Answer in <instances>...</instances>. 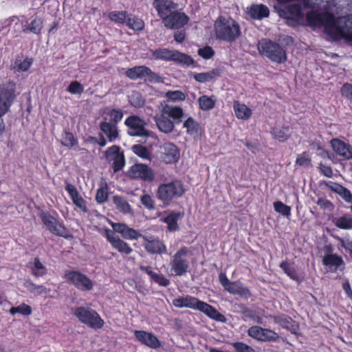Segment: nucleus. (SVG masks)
<instances>
[{
    "mask_svg": "<svg viewBox=\"0 0 352 352\" xmlns=\"http://www.w3.org/2000/svg\"><path fill=\"white\" fill-rule=\"evenodd\" d=\"M134 335L137 340L149 348L155 349L160 348L162 345L161 342L152 333L145 331L135 330L134 331Z\"/></svg>",
    "mask_w": 352,
    "mask_h": 352,
    "instance_id": "21",
    "label": "nucleus"
},
{
    "mask_svg": "<svg viewBox=\"0 0 352 352\" xmlns=\"http://www.w3.org/2000/svg\"><path fill=\"white\" fill-rule=\"evenodd\" d=\"M258 50L273 62L283 63L287 60L285 50L279 44L270 40L263 39L259 41Z\"/></svg>",
    "mask_w": 352,
    "mask_h": 352,
    "instance_id": "7",
    "label": "nucleus"
},
{
    "mask_svg": "<svg viewBox=\"0 0 352 352\" xmlns=\"http://www.w3.org/2000/svg\"><path fill=\"white\" fill-rule=\"evenodd\" d=\"M188 253V249L183 247L179 249L170 260V272L174 276H183L189 268L188 261L184 258V256Z\"/></svg>",
    "mask_w": 352,
    "mask_h": 352,
    "instance_id": "10",
    "label": "nucleus"
},
{
    "mask_svg": "<svg viewBox=\"0 0 352 352\" xmlns=\"http://www.w3.org/2000/svg\"><path fill=\"white\" fill-rule=\"evenodd\" d=\"M199 105L201 110L208 111L214 108L215 100L208 96H202L198 99Z\"/></svg>",
    "mask_w": 352,
    "mask_h": 352,
    "instance_id": "39",
    "label": "nucleus"
},
{
    "mask_svg": "<svg viewBox=\"0 0 352 352\" xmlns=\"http://www.w3.org/2000/svg\"><path fill=\"white\" fill-rule=\"evenodd\" d=\"M10 313L12 315L21 314L25 316H29L32 314V308L26 304H22L18 307H14L10 309Z\"/></svg>",
    "mask_w": 352,
    "mask_h": 352,
    "instance_id": "45",
    "label": "nucleus"
},
{
    "mask_svg": "<svg viewBox=\"0 0 352 352\" xmlns=\"http://www.w3.org/2000/svg\"><path fill=\"white\" fill-rule=\"evenodd\" d=\"M43 29V21L40 18L33 19L23 29V32L29 31L35 34H39Z\"/></svg>",
    "mask_w": 352,
    "mask_h": 352,
    "instance_id": "38",
    "label": "nucleus"
},
{
    "mask_svg": "<svg viewBox=\"0 0 352 352\" xmlns=\"http://www.w3.org/2000/svg\"><path fill=\"white\" fill-rule=\"evenodd\" d=\"M67 91L72 94H80L84 91L83 86L78 81H72L67 88Z\"/></svg>",
    "mask_w": 352,
    "mask_h": 352,
    "instance_id": "52",
    "label": "nucleus"
},
{
    "mask_svg": "<svg viewBox=\"0 0 352 352\" xmlns=\"http://www.w3.org/2000/svg\"><path fill=\"white\" fill-rule=\"evenodd\" d=\"M306 19L311 26L324 28L326 34L333 38L352 40V27L347 25L345 17L336 21L334 14L328 11H311L307 13Z\"/></svg>",
    "mask_w": 352,
    "mask_h": 352,
    "instance_id": "1",
    "label": "nucleus"
},
{
    "mask_svg": "<svg viewBox=\"0 0 352 352\" xmlns=\"http://www.w3.org/2000/svg\"><path fill=\"white\" fill-rule=\"evenodd\" d=\"M248 334L251 338L263 342L276 341L279 338L278 334L275 331L258 326L250 327Z\"/></svg>",
    "mask_w": 352,
    "mask_h": 352,
    "instance_id": "16",
    "label": "nucleus"
},
{
    "mask_svg": "<svg viewBox=\"0 0 352 352\" xmlns=\"http://www.w3.org/2000/svg\"><path fill=\"white\" fill-rule=\"evenodd\" d=\"M78 320L93 329H100L103 327L104 321L99 314L94 309L78 307L73 312Z\"/></svg>",
    "mask_w": 352,
    "mask_h": 352,
    "instance_id": "9",
    "label": "nucleus"
},
{
    "mask_svg": "<svg viewBox=\"0 0 352 352\" xmlns=\"http://www.w3.org/2000/svg\"><path fill=\"white\" fill-rule=\"evenodd\" d=\"M23 285L30 292L34 295L46 294L49 292V289H47L45 286L36 285L30 280H25Z\"/></svg>",
    "mask_w": 352,
    "mask_h": 352,
    "instance_id": "31",
    "label": "nucleus"
},
{
    "mask_svg": "<svg viewBox=\"0 0 352 352\" xmlns=\"http://www.w3.org/2000/svg\"><path fill=\"white\" fill-rule=\"evenodd\" d=\"M40 218L49 230L56 221V219L47 213H41Z\"/></svg>",
    "mask_w": 352,
    "mask_h": 352,
    "instance_id": "54",
    "label": "nucleus"
},
{
    "mask_svg": "<svg viewBox=\"0 0 352 352\" xmlns=\"http://www.w3.org/2000/svg\"><path fill=\"white\" fill-rule=\"evenodd\" d=\"M124 124L129 127L128 133L131 136L148 137L150 132L146 129L147 123L136 116H132L125 120Z\"/></svg>",
    "mask_w": 352,
    "mask_h": 352,
    "instance_id": "14",
    "label": "nucleus"
},
{
    "mask_svg": "<svg viewBox=\"0 0 352 352\" xmlns=\"http://www.w3.org/2000/svg\"><path fill=\"white\" fill-rule=\"evenodd\" d=\"M126 25L134 31H141L144 28V22L135 16H128L126 21Z\"/></svg>",
    "mask_w": 352,
    "mask_h": 352,
    "instance_id": "37",
    "label": "nucleus"
},
{
    "mask_svg": "<svg viewBox=\"0 0 352 352\" xmlns=\"http://www.w3.org/2000/svg\"><path fill=\"white\" fill-rule=\"evenodd\" d=\"M66 281L82 292L90 291L93 289V281L85 274L78 271H69L64 275Z\"/></svg>",
    "mask_w": 352,
    "mask_h": 352,
    "instance_id": "12",
    "label": "nucleus"
},
{
    "mask_svg": "<svg viewBox=\"0 0 352 352\" xmlns=\"http://www.w3.org/2000/svg\"><path fill=\"white\" fill-rule=\"evenodd\" d=\"M153 5L162 21L166 16L177 9V4L171 0H154Z\"/></svg>",
    "mask_w": 352,
    "mask_h": 352,
    "instance_id": "22",
    "label": "nucleus"
},
{
    "mask_svg": "<svg viewBox=\"0 0 352 352\" xmlns=\"http://www.w3.org/2000/svg\"><path fill=\"white\" fill-rule=\"evenodd\" d=\"M185 192L182 182L175 179L168 183L160 184L157 190V198L164 205H169L175 199L181 197Z\"/></svg>",
    "mask_w": 352,
    "mask_h": 352,
    "instance_id": "5",
    "label": "nucleus"
},
{
    "mask_svg": "<svg viewBox=\"0 0 352 352\" xmlns=\"http://www.w3.org/2000/svg\"><path fill=\"white\" fill-rule=\"evenodd\" d=\"M108 194L103 188H99L97 190L96 199L98 203H104L107 200Z\"/></svg>",
    "mask_w": 352,
    "mask_h": 352,
    "instance_id": "64",
    "label": "nucleus"
},
{
    "mask_svg": "<svg viewBox=\"0 0 352 352\" xmlns=\"http://www.w3.org/2000/svg\"><path fill=\"white\" fill-rule=\"evenodd\" d=\"M161 159L166 164L176 162L179 158V151L173 143L165 142L160 146Z\"/></svg>",
    "mask_w": 352,
    "mask_h": 352,
    "instance_id": "20",
    "label": "nucleus"
},
{
    "mask_svg": "<svg viewBox=\"0 0 352 352\" xmlns=\"http://www.w3.org/2000/svg\"><path fill=\"white\" fill-rule=\"evenodd\" d=\"M133 152L138 156L140 157L144 160L151 159V154L148 150L144 146L140 144H135L132 146Z\"/></svg>",
    "mask_w": 352,
    "mask_h": 352,
    "instance_id": "40",
    "label": "nucleus"
},
{
    "mask_svg": "<svg viewBox=\"0 0 352 352\" xmlns=\"http://www.w3.org/2000/svg\"><path fill=\"white\" fill-rule=\"evenodd\" d=\"M126 75L131 80L144 79L150 82H162V78L144 65L135 66L127 69Z\"/></svg>",
    "mask_w": 352,
    "mask_h": 352,
    "instance_id": "11",
    "label": "nucleus"
},
{
    "mask_svg": "<svg viewBox=\"0 0 352 352\" xmlns=\"http://www.w3.org/2000/svg\"><path fill=\"white\" fill-rule=\"evenodd\" d=\"M335 226L342 230L352 229V218L350 215H344L333 219Z\"/></svg>",
    "mask_w": 352,
    "mask_h": 352,
    "instance_id": "34",
    "label": "nucleus"
},
{
    "mask_svg": "<svg viewBox=\"0 0 352 352\" xmlns=\"http://www.w3.org/2000/svg\"><path fill=\"white\" fill-rule=\"evenodd\" d=\"M32 64V60L31 58H25L23 60L19 59L15 62V68L18 71L26 72L28 70Z\"/></svg>",
    "mask_w": 352,
    "mask_h": 352,
    "instance_id": "48",
    "label": "nucleus"
},
{
    "mask_svg": "<svg viewBox=\"0 0 352 352\" xmlns=\"http://www.w3.org/2000/svg\"><path fill=\"white\" fill-rule=\"evenodd\" d=\"M233 107L235 115L239 119L248 120L252 116V110L244 104L235 101Z\"/></svg>",
    "mask_w": 352,
    "mask_h": 352,
    "instance_id": "29",
    "label": "nucleus"
},
{
    "mask_svg": "<svg viewBox=\"0 0 352 352\" xmlns=\"http://www.w3.org/2000/svg\"><path fill=\"white\" fill-rule=\"evenodd\" d=\"M78 143L77 139H76L74 136V135L68 131H65L61 144L68 148H72V146H74Z\"/></svg>",
    "mask_w": 352,
    "mask_h": 352,
    "instance_id": "43",
    "label": "nucleus"
},
{
    "mask_svg": "<svg viewBox=\"0 0 352 352\" xmlns=\"http://www.w3.org/2000/svg\"><path fill=\"white\" fill-rule=\"evenodd\" d=\"M112 163L114 172L122 170L125 164L124 154L122 153L120 155H117V158H116Z\"/></svg>",
    "mask_w": 352,
    "mask_h": 352,
    "instance_id": "55",
    "label": "nucleus"
},
{
    "mask_svg": "<svg viewBox=\"0 0 352 352\" xmlns=\"http://www.w3.org/2000/svg\"><path fill=\"white\" fill-rule=\"evenodd\" d=\"M100 129L107 136L109 142H114L119 137L118 126L110 122L104 121L100 124Z\"/></svg>",
    "mask_w": 352,
    "mask_h": 352,
    "instance_id": "25",
    "label": "nucleus"
},
{
    "mask_svg": "<svg viewBox=\"0 0 352 352\" xmlns=\"http://www.w3.org/2000/svg\"><path fill=\"white\" fill-rule=\"evenodd\" d=\"M323 264L329 267V271L336 272L339 267L344 264V261L341 256L337 254H327L322 258Z\"/></svg>",
    "mask_w": 352,
    "mask_h": 352,
    "instance_id": "27",
    "label": "nucleus"
},
{
    "mask_svg": "<svg viewBox=\"0 0 352 352\" xmlns=\"http://www.w3.org/2000/svg\"><path fill=\"white\" fill-rule=\"evenodd\" d=\"M217 38L227 42H233L241 35L239 23L232 18L219 16L214 23Z\"/></svg>",
    "mask_w": 352,
    "mask_h": 352,
    "instance_id": "4",
    "label": "nucleus"
},
{
    "mask_svg": "<svg viewBox=\"0 0 352 352\" xmlns=\"http://www.w3.org/2000/svg\"><path fill=\"white\" fill-rule=\"evenodd\" d=\"M316 204L320 206V208L327 210L329 211H332L334 208L333 204L330 201L324 198H319L316 201Z\"/></svg>",
    "mask_w": 352,
    "mask_h": 352,
    "instance_id": "59",
    "label": "nucleus"
},
{
    "mask_svg": "<svg viewBox=\"0 0 352 352\" xmlns=\"http://www.w3.org/2000/svg\"><path fill=\"white\" fill-rule=\"evenodd\" d=\"M219 76V72L217 69H212L208 72L199 73L194 75L196 81L200 83L210 82Z\"/></svg>",
    "mask_w": 352,
    "mask_h": 352,
    "instance_id": "30",
    "label": "nucleus"
},
{
    "mask_svg": "<svg viewBox=\"0 0 352 352\" xmlns=\"http://www.w3.org/2000/svg\"><path fill=\"white\" fill-rule=\"evenodd\" d=\"M183 126L186 129V133L195 139L201 137L202 129L199 124L193 118H188L184 122Z\"/></svg>",
    "mask_w": 352,
    "mask_h": 352,
    "instance_id": "26",
    "label": "nucleus"
},
{
    "mask_svg": "<svg viewBox=\"0 0 352 352\" xmlns=\"http://www.w3.org/2000/svg\"><path fill=\"white\" fill-rule=\"evenodd\" d=\"M273 136L280 142H284L289 138V129L287 128H275L272 131Z\"/></svg>",
    "mask_w": 352,
    "mask_h": 352,
    "instance_id": "47",
    "label": "nucleus"
},
{
    "mask_svg": "<svg viewBox=\"0 0 352 352\" xmlns=\"http://www.w3.org/2000/svg\"><path fill=\"white\" fill-rule=\"evenodd\" d=\"M165 97L173 102L184 101L186 99L185 94L179 90L168 91L166 92Z\"/></svg>",
    "mask_w": 352,
    "mask_h": 352,
    "instance_id": "44",
    "label": "nucleus"
},
{
    "mask_svg": "<svg viewBox=\"0 0 352 352\" xmlns=\"http://www.w3.org/2000/svg\"><path fill=\"white\" fill-rule=\"evenodd\" d=\"M333 151L345 160H352V146L344 141L333 138L331 140Z\"/></svg>",
    "mask_w": 352,
    "mask_h": 352,
    "instance_id": "23",
    "label": "nucleus"
},
{
    "mask_svg": "<svg viewBox=\"0 0 352 352\" xmlns=\"http://www.w3.org/2000/svg\"><path fill=\"white\" fill-rule=\"evenodd\" d=\"M173 305L178 308L187 307L197 309L217 321H226L225 316L220 314L215 308L190 296L175 298L173 300Z\"/></svg>",
    "mask_w": 352,
    "mask_h": 352,
    "instance_id": "3",
    "label": "nucleus"
},
{
    "mask_svg": "<svg viewBox=\"0 0 352 352\" xmlns=\"http://www.w3.org/2000/svg\"><path fill=\"white\" fill-rule=\"evenodd\" d=\"M141 203L148 209L154 208V201L151 195L144 194L141 197Z\"/></svg>",
    "mask_w": 352,
    "mask_h": 352,
    "instance_id": "60",
    "label": "nucleus"
},
{
    "mask_svg": "<svg viewBox=\"0 0 352 352\" xmlns=\"http://www.w3.org/2000/svg\"><path fill=\"white\" fill-rule=\"evenodd\" d=\"M109 19L116 23H126L128 18L127 13L124 11L120 12H111L109 14Z\"/></svg>",
    "mask_w": 352,
    "mask_h": 352,
    "instance_id": "46",
    "label": "nucleus"
},
{
    "mask_svg": "<svg viewBox=\"0 0 352 352\" xmlns=\"http://www.w3.org/2000/svg\"><path fill=\"white\" fill-rule=\"evenodd\" d=\"M296 164L304 167L309 166L311 164V160L309 155L307 153H303L298 155L296 158Z\"/></svg>",
    "mask_w": 352,
    "mask_h": 352,
    "instance_id": "56",
    "label": "nucleus"
},
{
    "mask_svg": "<svg viewBox=\"0 0 352 352\" xmlns=\"http://www.w3.org/2000/svg\"><path fill=\"white\" fill-rule=\"evenodd\" d=\"M182 212L171 213L164 219V222L167 223L170 231H175L178 229L177 221L183 217Z\"/></svg>",
    "mask_w": 352,
    "mask_h": 352,
    "instance_id": "33",
    "label": "nucleus"
},
{
    "mask_svg": "<svg viewBox=\"0 0 352 352\" xmlns=\"http://www.w3.org/2000/svg\"><path fill=\"white\" fill-rule=\"evenodd\" d=\"M242 313L245 317L252 319L254 322L263 323L262 318L257 315L253 310L245 308L243 310Z\"/></svg>",
    "mask_w": 352,
    "mask_h": 352,
    "instance_id": "51",
    "label": "nucleus"
},
{
    "mask_svg": "<svg viewBox=\"0 0 352 352\" xmlns=\"http://www.w3.org/2000/svg\"><path fill=\"white\" fill-rule=\"evenodd\" d=\"M342 95L350 100L352 102V85L349 84H345L343 85L341 89Z\"/></svg>",
    "mask_w": 352,
    "mask_h": 352,
    "instance_id": "63",
    "label": "nucleus"
},
{
    "mask_svg": "<svg viewBox=\"0 0 352 352\" xmlns=\"http://www.w3.org/2000/svg\"><path fill=\"white\" fill-rule=\"evenodd\" d=\"M122 153L120 152V147L118 146H112L107 149L106 151V158L110 162H112L116 158H117V155H120Z\"/></svg>",
    "mask_w": 352,
    "mask_h": 352,
    "instance_id": "50",
    "label": "nucleus"
},
{
    "mask_svg": "<svg viewBox=\"0 0 352 352\" xmlns=\"http://www.w3.org/2000/svg\"><path fill=\"white\" fill-rule=\"evenodd\" d=\"M274 210L285 217H289L291 215V208L282 201H277L274 203Z\"/></svg>",
    "mask_w": 352,
    "mask_h": 352,
    "instance_id": "41",
    "label": "nucleus"
},
{
    "mask_svg": "<svg viewBox=\"0 0 352 352\" xmlns=\"http://www.w3.org/2000/svg\"><path fill=\"white\" fill-rule=\"evenodd\" d=\"M50 231L54 235L62 236L65 239H69L72 237L68 230L57 221L50 228Z\"/></svg>",
    "mask_w": 352,
    "mask_h": 352,
    "instance_id": "35",
    "label": "nucleus"
},
{
    "mask_svg": "<svg viewBox=\"0 0 352 352\" xmlns=\"http://www.w3.org/2000/svg\"><path fill=\"white\" fill-rule=\"evenodd\" d=\"M219 281L224 289L230 294L239 296L241 298H248L251 296L249 289L238 281L230 280L226 274L221 273L219 274Z\"/></svg>",
    "mask_w": 352,
    "mask_h": 352,
    "instance_id": "13",
    "label": "nucleus"
},
{
    "mask_svg": "<svg viewBox=\"0 0 352 352\" xmlns=\"http://www.w3.org/2000/svg\"><path fill=\"white\" fill-rule=\"evenodd\" d=\"M127 175L130 178L148 182H153L155 179L153 170L144 164H135L131 166L127 171Z\"/></svg>",
    "mask_w": 352,
    "mask_h": 352,
    "instance_id": "15",
    "label": "nucleus"
},
{
    "mask_svg": "<svg viewBox=\"0 0 352 352\" xmlns=\"http://www.w3.org/2000/svg\"><path fill=\"white\" fill-rule=\"evenodd\" d=\"M346 202L352 203V193L346 188L342 186L338 193Z\"/></svg>",
    "mask_w": 352,
    "mask_h": 352,
    "instance_id": "61",
    "label": "nucleus"
},
{
    "mask_svg": "<svg viewBox=\"0 0 352 352\" xmlns=\"http://www.w3.org/2000/svg\"><path fill=\"white\" fill-rule=\"evenodd\" d=\"M29 265L32 274L36 277L43 276L47 273L46 267L38 258H35L32 264L29 263Z\"/></svg>",
    "mask_w": 352,
    "mask_h": 352,
    "instance_id": "32",
    "label": "nucleus"
},
{
    "mask_svg": "<svg viewBox=\"0 0 352 352\" xmlns=\"http://www.w3.org/2000/svg\"><path fill=\"white\" fill-rule=\"evenodd\" d=\"M153 58L166 61H175L186 66L193 65V59L188 55L176 50H170L166 48L157 49L151 51Z\"/></svg>",
    "mask_w": 352,
    "mask_h": 352,
    "instance_id": "8",
    "label": "nucleus"
},
{
    "mask_svg": "<svg viewBox=\"0 0 352 352\" xmlns=\"http://www.w3.org/2000/svg\"><path fill=\"white\" fill-rule=\"evenodd\" d=\"M198 54L205 59H208L213 56L214 51L210 47H205L198 50Z\"/></svg>",
    "mask_w": 352,
    "mask_h": 352,
    "instance_id": "62",
    "label": "nucleus"
},
{
    "mask_svg": "<svg viewBox=\"0 0 352 352\" xmlns=\"http://www.w3.org/2000/svg\"><path fill=\"white\" fill-rule=\"evenodd\" d=\"M280 267L290 278L295 280H298L297 273L292 265L286 261H283L280 264Z\"/></svg>",
    "mask_w": 352,
    "mask_h": 352,
    "instance_id": "42",
    "label": "nucleus"
},
{
    "mask_svg": "<svg viewBox=\"0 0 352 352\" xmlns=\"http://www.w3.org/2000/svg\"><path fill=\"white\" fill-rule=\"evenodd\" d=\"M143 246L146 251L152 254H162L167 252L166 245L158 238L143 236Z\"/></svg>",
    "mask_w": 352,
    "mask_h": 352,
    "instance_id": "17",
    "label": "nucleus"
},
{
    "mask_svg": "<svg viewBox=\"0 0 352 352\" xmlns=\"http://www.w3.org/2000/svg\"><path fill=\"white\" fill-rule=\"evenodd\" d=\"M189 21L188 17L184 13L177 11L170 14L164 19L165 27L169 29H178L184 26Z\"/></svg>",
    "mask_w": 352,
    "mask_h": 352,
    "instance_id": "18",
    "label": "nucleus"
},
{
    "mask_svg": "<svg viewBox=\"0 0 352 352\" xmlns=\"http://www.w3.org/2000/svg\"><path fill=\"white\" fill-rule=\"evenodd\" d=\"M113 230L120 233L127 240H135L140 237L142 238V235L137 230L129 228L128 226L120 223H113L111 224Z\"/></svg>",
    "mask_w": 352,
    "mask_h": 352,
    "instance_id": "24",
    "label": "nucleus"
},
{
    "mask_svg": "<svg viewBox=\"0 0 352 352\" xmlns=\"http://www.w3.org/2000/svg\"><path fill=\"white\" fill-rule=\"evenodd\" d=\"M105 236L112 247L119 252L128 255L133 252V249L130 247V245L122 240L112 230L106 229Z\"/></svg>",
    "mask_w": 352,
    "mask_h": 352,
    "instance_id": "19",
    "label": "nucleus"
},
{
    "mask_svg": "<svg viewBox=\"0 0 352 352\" xmlns=\"http://www.w3.org/2000/svg\"><path fill=\"white\" fill-rule=\"evenodd\" d=\"M107 115L111 123L115 124L121 121L123 118L122 111L119 109H111L108 111Z\"/></svg>",
    "mask_w": 352,
    "mask_h": 352,
    "instance_id": "49",
    "label": "nucleus"
},
{
    "mask_svg": "<svg viewBox=\"0 0 352 352\" xmlns=\"http://www.w3.org/2000/svg\"><path fill=\"white\" fill-rule=\"evenodd\" d=\"M16 84L8 81L0 85V135L5 131V124L2 116L8 111L16 97Z\"/></svg>",
    "mask_w": 352,
    "mask_h": 352,
    "instance_id": "6",
    "label": "nucleus"
},
{
    "mask_svg": "<svg viewBox=\"0 0 352 352\" xmlns=\"http://www.w3.org/2000/svg\"><path fill=\"white\" fill-rule=\"evenodd\" d=\"M248 13L253 19H261L268 16L270 11L267 6L260 4L252 6L248 9Z\"/></svg>",
    "mask_w": 352,
    "mask_h": 352,
    "instance_id": "28",
    "label": "nucleus"
},
{
    "mask_svg": "<svg viewBox=\"0 0 352 352\" xmlns=\"http://www.w3.org/2000/svg\"><path fill=\"white\" fill-rule=\"evenodd\" d=\"M232 346L237 352H256L251 346L243 342H234Z\"/></svg>",
    "mask_w": 352,
    "mask_h": 352,
    "instance_id": "57",
    "label": "nucleus"
},
{
    "mask_svg": "<svg viewBox=\"0 0 352 352\" xmlns=\"http://www.w3.org/2000/svg\"><path fill=\"white\" fill-rule=\"evenodd\" d=\"M151 280L163 287H166L170 284V280L160 274L155 273Z\"/></svg>",
    "mask_w": 352,
    "mask_h": 352,
    "instance_id": "58",
    "label": "nucleus"
},
{
    "mask_svg": "<svg viewBox=\"0 0 352 352\" xmlns=\"http://www.w3.org/2000/svg\"><path fill=\"white\" fill-rule=\"evenodd\" d=\"M184 115L179 106L162 104L160 111L154 116L157 129L162 133H170L175 128V122L180 123Z\"/></svg>",
    "mask_w": 352,
    "mask_h": 352,
    "instance_id": "2",
    "label": "nucleus"
},
{
    "mask_svg": "<svg viewBox=\"0 0 352 352\" xmlns=\"http://www.w3.org/2000/svg\"><path fill=\"white\" fill-rule=\"evenodd\" d=\"M113 203L116 206L117 209L120 212L125 214H128L131 212V207L124 198L118 195L114 196Z\"/></svg>",
    "mask_w": 352,
    "mask_h": 352,
    "instance_id": "36",
    "label": "nucleus"
},
{
    "mask_svg": "<svg viewBox=\"0 0 352 352\" xmlns=\"http://www.w3.org/2000/svg\"><path fill=\"white\" fill-rule=\"evenodd\" d=\"M129 102L135 107H141L144 104V100L138 93L132 94L130 97Z\"/></svg>",
    "mask_w": 352,
    "mask_h": 352,
    "instance_id": "53",
    "label": "nucleus"
}]
</instances>
